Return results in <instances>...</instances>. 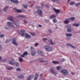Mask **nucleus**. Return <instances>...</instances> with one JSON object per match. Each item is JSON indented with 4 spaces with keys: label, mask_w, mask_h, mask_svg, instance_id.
<instances>
[{
    "label": "nucleus",
    "mask_w": 80,
    "mask_h": 80,
    "mask_svg": "<svg viewBox=\"0 0 80 80\" xmlns=\"http://www.w3.org/2000/svg\"><path fill=\"white\" fill-rule=\"evenodd\" d=\"M23 77H24V75L23 74H21L20 76L18 77V78H20L21 79V78H23Z\"/></svg>",
    "instance_id": "nucleus-21"
},
{
    "label": "nucleus",
    "mask_w": 80,
    "mask_h": 80,
    "mask_svg": "<svg viewBox=\"0 0 80 80\" xmlns=\"http://www.w3.org/2000/svg\"><path fill=\"white\" fill-rule=\"evenodd\" d=\"M30 49L31 50V53L32 56H34V55H35V48L32 47H31L30 48Z\"/></svg>",
    "instance_id": "nucleus-5"
},
{
    "label": "nucleus",
    "mask_w": 80,
    "mask_h": 80,
    "mask_svg": "<svg viewBox=\"0 0 80 80\" xmlns=\"http://www.w3.org/2000/svg\"><path fill=\"white\" fill-rule=\"evenodd\" d=\"M28 2L29 3H31V2Z\"/></svg>",
    "instance_id": "nucleus-63"
},
{
    "label": "nucleus",
    "mask_w": 80,
    "mask_h": 80,
    "mask_svg": "<svg viewBox=\"0 0 80 80\" xmlns=\"http://www.w3.org/2000/svg\"><path fill=\"white\" fill-rule=\"evenodd\" d=\"M32 35V36H34V35H35V33H33V32H30V33Z\"/></svg>",
    "instance_id": "nucleus-40"
},
{
    "label": "nucleus",
    "mask_w": 80,
    "mask_h": 80,
    "mask_svg": "<svg viewBox=\"0 0 80 80\" xmlns=\"http://www.w3.org/2000/svg\"><path fill=\"white\" fill-rule=\"evenodd\" d=\"M8 8V6H5V8L3 9V10L4 12H7V8Z\"/></svg>",
    "instance_id": "nucleus-20"
},
{
    "label": "nucleus",
    "mask_w": 80,
    "mask_h": 80,
    "mask_svg": "<svg viewBox=\"0 0 80 80\" xmlns=\"http://www.w3.org/2000/svg\"><path fill=\"white\" fill-rule=\"evenodd\" d=\"M55 18V15H52L49 17L50 19H52V18Z\"/></svg>",
    "instance_id": "nucleus-24"
},
{
    "label": "nucleus",
    "mask_w": 80,
    "mask_h": 80,
    "mask_svg": "<svg viewBox=\"0 0 80 80\" xmlns=\"http://www.w3.org/2000/svg\"><path fill=\"white\" fill-rule=\"evenodd\" d=\"M43 12V11H42L40 9H38V12L39 15L40 16V17H43L42 13Z\"/></svg>",
    "instance_id": "nucleus-8"
},
{
    "label": "nucleus",
    "mask_w": 80,
    "mask_h": 80,
    "mask_svg": "<svg viewBox=\"0 0 80 80\" xmlns=\"http://www.w3.org/2000/svg\"><path fill=\"white\" fill-rule=\"evenodd\" d=\"M66 36L67 37H71V36H72V34L67 33L66 34Z\"/></svg>",
    "instance_id": "nucleus-19"
},
{
    "label": "nucleus",
    "mask_w": 80,
    "mask_h": 80,
    "mask_svg": "<svg viewBox=\"0 0 80 80\" xmlns=\"http://www.w3.org/2000/svg\"><path fill=\"white\" fill-rule=\"evenodd\" d=\"M75 4V2H70V5H73Z\"/></svg>",
    "instance_id": "nucleus-32"
},
{
    "label": "nucleus",
    "mask_w": 80,
    "mask_h": 80,
    "mask_svg": "<svg viewBox=\"0 0 80 80\" xmlns=\"http://www.w3.org/2000/svg\"><path fill=\"white\" fill-rule=\"evenodd\" d=\"M70 0H68V2H70Z\"/></svg>",
    "instance_id": "nucleus-60"
},
{
    "label": "nucleus",
    "mask_w": 80,
    "mask_h": 80,
    "mask_svg": "<svg viewBox=\"0 0 80 80\" xmlns=\"http://www.w3.org/2000/svg\"><path fill=\"white\" fill-rule=\"evenodd\" d=\"M2 48V45H0V49Z\"/></svg>",
    "instance_id": "nucleus-56"
},
{
    "label": "nucleus",
    "mask_w": 80,
    "mask_h": 80,
    "mask_svg": "<svg viewBox=\"0 0 80 80\" xmlns=\"http://www.w3.org/2000/svg\"><path fill=\"white\" fill-rule=\"evenodd\" d=\"M43 59L42 58H39L38 59V61L40 62H47V61H43Z\"/></svg>",
    "instance_id": "nucleus-11"
},
{
    "label": "nucleus",
    "mask_w": 80,
    "mask_h": 80,
    "mask_svg": "<svg viewBox=\"0 0 80 80\" xmlns=\"http://www.w3.org/2000/svg\"><path fill=\"white\" fill-rule=\"evenodd\" d=\"M3 37V34H1L0 35V38H2Z\"/></svg>",
    "instance_id": "nucleus-48"
},
{
    "label": "nucleus",
    "mask_w": 80,
    "mask_h": 80,
    "mask_svg": "<svg viewBox=\"0 0 80 80\" xmlns=\"http://www.w3.org/2000/svg\"><path fill=\"white\" fill-rule=\"evenodd\" d=\"M70 22V21H69L68 19H67L64 22V23L65 24H67V23H68Z\"/></svg>",
    "instance_id": "nucleus-17"
},
{
    "label": "nucleus",
    "mask_w": 80,
    "mask_h": 80,
    "mask_svg": "<svg viewBox=\"0 0 80 80\" xmlns=\"http://www.w3.org/2000/svg\"><path fill=\"white\" fill-rule=\"evenodd\" d=\"M2 57L1 56H0V60H1L2 61Z\"/></svg>",
    "instance_id": "nucleus-57"
},
{
    "label": "nucleus",
    "mask_w": 80,
    "mask_h": 80,
    "mask_svg": "<svg viewBox=\"0 0 80 80\" xmlns=\"http://www.w3.org/2000/svg\"><path fill=\"white\" fill-rule=\"evenodd\" d=\"M24 23H27V21H26L25 20H24Z\"/></svg>",
    "instance_id": "nucleus-50"
},
{
    "label": "nucleus",
    "mask_w": 80,
    "mask_h": 80,
    "mask_svg": "<svg viewBox=\"0 0 80 80\" xmlns=\"http://www.w3.org/2000/svg\"><path fill=\"white\" fill-rule=\"evenodd\" d=\"M38 27H42V25H38Z\"/></svg>",
    "instance_id": "nucleus-54"
},
{
    "label": "nucleus",
    "mask_w": 80,
    "mask_h": 80,
    "mask_svg": "<svg viewBox=\"0 0 80 80\" xmlns=\"http://www.w3.org/2000/svg\"><path fill=\"white\" fill-rule=\"evenodd\" d=\"M67 27L68 28L67 30L68 32H73V29H71L72 28L71 27V25H68L67 26Z\"/></svg>",
    "instance_id": "nucleus-7"
},
{
    "label": "nucleus",
    "mask_w": 80,
    "mask_h": 80,
    "mask_svg": "<svg viewBox=\"0 0 80 80\" xmlns=\"http://www.w3.org/2000/svg\"><path fill=\"white\" fill-rule=\"evenodd\" d=\"M71 73L72 74V75H74V73H73V72H71Z\"/></svg>",
    "instance_id": "nucleus-58"
},
{
    "label": "nucleus",
    "mask_w": 80,
    "mask_h": 80,
    "mask_svg": "<svg viewBox=\"0 0 80 80\" xmlns=\"http://www.w3.org/2000/svg\"><path fill=\"white\" fill-rule=\"evenodd\" d=\"M52 63H54V64H58V62L56 61H52Z\"/></svg>",
    "instance_id": "nucleus-31"
},
{
    "label": "nucleus",
    "mask_w": 80,
    "mask_h": 80,
    "mask_svg": "<svg viewBox=\"0 0 80 80\" xmlns=\"http://www.w3.org/2000/svg\"><path fill=\"white\" fill-rule=\"evenodd\" d=\"M67 45H68V46H70V47H72V48H75V47L74 46H72V45L69 43L67 44Z\"/></svg>",
    "instance_id": "nucleus-29"
},
{
    "label": "nucleus",
    "mask_w": 80,
    "mask_h": 80,
    "mask_svg": "<svg viewBox=\"0 0 80 80\" xmlns=\"http://www.w3.org/2000/svg\"><path fill=\"white\" fill-rule=\"evenodd\" d=\"M76 6H77V7H78L79 6H80V2H78V3L75 4Z\"/></svg>",
    "instance_id": "nucleus-38"
},
{
    "label": "nucleus",
    "mask_w": 80,
    "mask_h": 80,
    "mask_svg": "<svg viewBox=\"0 0 80 80\" xmlns=\"http://www.w3.org/2000/svg\"><path fill=\"white\" fill-rule=\"evenodd\" d=\"M12 24H13V23L12 22H7V25H9L10 26H11L12 27V28H15V26L12 25Z\"/></svg>",
    "instance_id": "nucleus-10"
},
{
    "label": "nucleus",
    "mask_w": 80,
    "mask_h": 80,
    "mask_svg": "<svg viewBox=\"0 0 80 80\" xmlns=\"http://www.w3.org/2000/svg\"><path fill=\"white\" fill-rule=\"evenodd\" d=\"M11 2H13L14 3H17L18 1L17 0H11Z\"/></svg>",
    "instance_id": "nucleus-18"
},
{
    "label": "nucleus",
    "mask_w": 80,
    "mask_h": 80,
    "mask_svg": "<svg viewBox=\"0 0 80 80\" xmlns=\"http://www.w3.org/2000/svg\"><path fill=\"white\" fill-rule=\"evenodd\" d=\"M43 40L45 42H48V40L47 38H44L43 39Z\"/></svg>",
    "instance_id": "nucleus-30"
},
{
    "label": "nucleus",
    "mask_w": 80,
    "mask_h": 80,
    "mask_svg": "<svg viewBox=\"0 0 80 80\" xmlns=\"http://www.w3.org/2000/svg\"><path fill=\"white\" fill-rule=\"evenodd\" d=\"M60 68H62V67L61 66H58L56 68V69H57L58 70H60Z\"/></svg>",
    "instance_id": "nucleus-34"
},
{
    "label": "nucleus",
    "mask_w": 80,
    "mask_h": 80,
    "mask_svg": "<svg viewBox=\"0 0 80 80\" xmlns=\"http://www.w3.org/2000/svg\"><path fill=\"white\" fill-rule=\"evenodd\" d=\"M8 64H9V65H15L17 67L19 66V63L18 62H13L15 61L13 58H8Z\"/></svg>",
    "instance_id": "nucleus-1"
},
{
    "label": "nucleus",
    "mask_w": 80,
    "mask_h": 80,
    "mask_svg": "<svg viewBox=\"0 0 80 80\" xmlns=\"http://www.w3.org/2000/svg\"><path fill=\"white\" fill-rule=\"evenodd\" d=\"M38 75L37 74H36V75L35 76V78L34 80H37V78H38Z\"/></svg>",
    "instance_id": "nucleus-26"
},
{
    "label": "nucleus",
    "mask_w": 80,
    "mask_h": 80,
    "mask_svg": "<svg viewBox=\"0 0 80 80\" xmlns=\"http://www.w3.org/2000/svg\"><path fill=\"white\" fill-rule=\"evenodd\" d=\"M8 19L11 22H13V21H14V20H13V17L12 16L9 17L8 18Z\"/></svg>",
    "instance_id": "nucleus-12"
},
{
    "label": "nucleus",
    "mask_w": 80,
    "mask_h": 80,
    "mask_svg": "<svg viewBox=\"0 0 80 80\" xmlns=\"http://www.w3.org/2000/svg\"><path fill=\"white\" fill-rule=\"evenodd\" d=\"M21 36L22 37H24L25 36V38H27V39H30V38H31L32 37L30 35L24 32L21 34Z\"/></svg>",
    "instance_id": "nucleus-4"
},
{
    "label": "nucleus",
    "mask_w": 80,
    "mask_h": 80,
    "mask_svg": "<svg viewBox=\"0 0 80 80\" xmlns=\"http://www.w3.org/2000/svg\"><path fill=\"white\" fill-rule=\"evenodd\" d=\"M50 6L49 5H48V4H46V7L47 8H50Z\"/></svg>",
    "instance_id": "nucleus-41"
},
{
    "label": "nucleus",
    "mask_w": 80,
    "mask_h": 80,
    "mask_svg": "<svg viewBox=\"0 0 80 80\" xmlns=\"http://www.w3.org/2000/svg\"><path fill=\"white\" fill-rule=\"evenodd\" d=\"M41 5H42V6H43V4H41Z\"/></svg>",
    "instance_id": "nucleus-62"
},
{
    "label": "nucleus",
    "mask_w": 80,
    "mask_h": 80,
    "mask_svg": "<svg viewBox=\"0 0 80 80\" xmlns=\"http://www.w3.org/2000/svg\"><path fill=\"white\" fill-rule=\"evenodd\" d=\"M53 10L56 13H59L60 12V10L59 9H57L55 8H53Z\"/></svg>",
    "instance_id": "nucleus-14"
},
{
    "label": "nucleus",
    "mask_w": 80,
    "mask_h": 80,
    "mask_svg": "<svg viewBox=\"0 0 80 80\" xmlns=\"http://www.w3.org/2000/svg\"><path fill=\"white\" fill-rule=\"evenodd\" d=\"M17 17L18 18V17H21V18H26V16L23 15H18V16H17Z\"/></svg>",
    "instance_id": "nucleus-15"
},
{
    "label": "nucleus",
    "mask_w": 80,
    "mask_h": 80,
    "mask_svg": "<svg viewBox=\"0 0 80 80\" xmlns=\"http://www.w3.org/2000/svg\"><path fill=\"white\" fill-rule=\"evenodd\" d=\"M60 72H61V73H62L63 75L64 76H66L67 75H68L69 73L68 70L65 69L61 70V71H60Z\"/></svg>",
    "instance_id": "nucleus-2"
},
{
    "label": "nucleus",
    "mask_w": 80,
    "mask_h": 80,
    "mask_svg": "<svg viewBox=\"0 0 80 80\" xmlns=\"http://www.w3.org/2000/svg\"><path fill=\"white\" fill-rule=\"evenodd\" d=\"M65 60V59L62 58L61 59V62H64Z\"/></svg>",
    "instance_id": "nucleus-44"
},
{
    "label": "nucleus",
    "mask_w": 80,
    "mask_h": 80,
    "mask_svg": "<svg viewBox=\"0 0 80 80\" xmlns=\"http://www.w3.org/2000/svg\"><path fill=\"white\" fill-rule=\"evenodd\" d=\"M40 75V76H42V74H41Z\"/></svg>",
    "instance_id": "nucleus-64"
},
{
    "label": "nucleus",
    "mask_w": 80,
    "mask_h": 80,
    "mask_svg": "<svg viewBox=\"0 0 80 80\" xmlns=\"http://www.w3.org/2000/svg\"><path fill=\"white\" fill-rule=\"evenodd\" d=\"M52 2H55V0H52Z\"/></svg>",
    "instance_id": "nucleus-59"
},
{
    "label": "nucleus",
    "mask_w": 80,
    "mask_h": 80,
    "mask_svg": "<svg viewBox=\"0 0 80 80\" xmlns=\"http://www.w3.org/2000/svg\"><path fill=\"white\" fill-rule=\"evenodd\" d=\"M50 43L51 45H53V44H55V42H53L52 41V40H50Z\"/></svg>",
    "instance_id": "nucleus-33"
},
{
    "label": "nucleus",
    "mask_w": 80,
    "mask_h": 80,
    "mask_svg": "<svg viewBox=\"0 0 80 80\" xmlns=\"http://www.w3.org/2000/svg\"><path fill=\"white\" fill-rule=\"evenodd\" d=\"M14 10L16 12H17V10H18V9H17V8H14Z\"/></svg>",
    "instance_id": "nucleus-53"
},
{
    "label": "nucleus",
    "mask_w": 80,
    "mask_h": 80,
    "mask_svg": "<svg viewBox=\"0 0 80 80\" xmlns=\"http://www.w3.org/2000/svg\"><path fill=\"white\" fill-rule=\"evenodd\" d=\"M79 24L77 23H74L72 24V26L74 27H78L79 26Z\"/></svg>",
    "instance_id": "nucleus-25"
},
{
    "label": "nucleus",
    "mask_w": 80,
    "mask_h": 80,
    "mask_svg": "<svg viewBox=\"0 0 80 80\" xmlns=\"http://www.w3.org/2000/svg\"><path fill=\"white\" fill-rule=\"evenodd\" d=\"M38 53L40 54V56L42 57H45V56L43 54V52L42 51L40 50H39L38 51Z\"/></svg>",
    "instance_id": "nucleus-9"
},
{
    "label": "nucleus",
    "mask_w": 80,
    "mask_h": 80,
    "mask_svg": "<svg viewBox=\"0 0 80 80\" xmlns=\"http://www.w3.org/2000/svg\"><path fill=\"white\" fill-rule=\"evenodd\" d=\"M5 28L7 30H9V28L8 27H5Z\"/></svg>",
    "instance_id": "nucleus-51"
},
{
    "label": "nucleus",
    "mask_w": 80,
    "mask_h": 80,
    "mask_svg": "<svg viewBox=\"0 0 80 80\" xmlns=\"http://www.w3.org/2000/svg\"><path fill=\"white\" fill-rule=\"evenodd\" d=\"M44 49H45L46 51H47L48 52H51L52 51L53 48L49 45H46L44 47Z\"/></svg>",
    "instance_id": "nucleus-3"
},
{
    "label": "nucleus",
    "mask_w": 80,
    "mask_h": 80,
    "mask_svg": "<svg viewBox=\"0 0 80 80\" xmlns=\"http://www.w3.org/2000/svg\"><path fill=\"white\" fill-rule=\"evenodd\" d=\"M16 71H18L20 72L21 71V68H18L16 69Z\"/></svg>",
    "instance_id": "nucleus-35"
},
{
    "label": "nucleus",
    "mask_w": 80,
    "mask_h": 80,
    "mask_svg": "<svg viewBox=\"0 0 80 80\" xmlns=\"http://www.w3.org/2000/svg\"><path fill=\"white\" fill-rule=\"evenodd\" d=\"M12 43L15 45H18L17 43H16V41H15V39H12Z\"/></svg>",
    "instance_id": "nucleus-16"
},
{
    "label": "nucleus",
    "mask_w": 80,
    "mask_h": 80,
    "mask_svg": "<svg viewBox=\"0 0 80 80\" xmlns=\"http://www.w3.org/2000/svg\"><path fill=\"white\" fill-rule=\"evenodd\" d=\"M56 2H58H58H59V0H55Z\"/></svg>",
    "instance_id": "nucleus-55"
},
{
    "label": "nucleus",
    "mask_w": 80,
    "mask_h": 80,
    "mask_svg": "<svg viewBox=\"0 0 80 80\" xmlns=\"http://www.w3.org/2000/svg\"><path fill=\"white\" fill-rule=\"evenodd\" d=\"M27 54H28V52H25L23 53V55H24V56L27 55Z\"/></svg>",
    "instance_id": "nucleus-36"
},
{
    "label": "nucleus",
    "mask_w": 80,
    "mask_h": 80,
    "mask_svg": "<svg viewBox=\"0 0 80 80\" xmlns=\"http://www.w3.org/2000/svg\"><path fill=\"white\" fill-rule=\"evenodd\" d=\"M69 21L71 20V21H73L74 20V19H75V17H72L70 18H68Z\"/></svg>",
    "instance_id": "nucleus-23"
},
{
    "label": "nucleus",
    "mask_w": 80,
    "mask_h": 80,
    "mask_svg": "<svg viewBox=\"0 0 80 80\" xmlns=\"http://www.w3.org/2000/svg\"><path fill=\"white\" fill-rule=\"evenodd\" d=\"M70 39V38H67V40H68V39Z\"/></svg>",
    "instance_id": "nucleus-61"
},
{
    "label": "nucleus",
    "mask_w": 80,
    "mask_h": 80,
    "mask_svg": "<svg viewBox=\"0 0 80 80\" xmlns=\"http://www.w3.org/2000/svg\"><path fill=\"white\" fill-rule=\"evenodd\" d=\"M17 12H22V10L20 9H18L17 11Z\"/></svg>",
    "instance_id": "nucleus-45"
},
{
    "label": "nucleus",
    "mask_w": 80,
    "mask_h": 80,
    "mask_svg": "<svg viewBox=\"0 0 80 80\" xmlns=\"http://www.w3.org/2000/svg\"><path fill=\"white\" fill-rule=\"evenodd\" d=\"M21 57H24L25 56H24V54H21Z\"/></svg>",
    "instance_id": "nucleus-49"
},
{
    "label": "nucleus",
    "mask_w": 80,
    "mask_h": 80,
    "mask_svg": "<svg viewBox=\"0 0 80 80\" xmlns=\"http://www.w3.org/2000/svg\"><path fill=\"white\" fill-rule=\"evenodd\" d=\"M19 60L20 62H23V59L21 57H19Z\"/></svg>",
    "instance_id": "nucleus-27"
},
{
    "label": "nucleus",
    "mask_w": 80,
    "mask_h": 80,
    "mask_svg": "<svg viewBox=\"0 0 80 80\" xmlns=\"http://www.w3.org/2000/svg\"><path fill=\"white\" fill-rule=\"evenodd\" d=\"M1 62H7V59H5L3 60H1Z\"/></svg>",
    "instance_id": "nucleus-42"
},
{
    "label": "nucleus",
    "mask_w": 80,
    "mask_h": 80,
    "mask_svg": "<svg viewBox=\"0 0 80 80\" xmlns=\"http://www.w3.org/2000/svg\"><path fill=\"white\" fill-rule=\"evenodd\" d=\"M6 69L8 70H11L13 69V68L11 66H8L6 67Z\"/></svg>",
    "instance_id": "nucleus-13"
},
{
    "label": "nucleus",
    "mask_w": 80,
    "mask_h": 80,
    "mask_svg": "<svg viewBox=\"0 0 80 80\" xmlns=\"http://www.w3.org/2000/svg\"><path fill=\"white\" fill-rule=\"evenodd\" d=\"M22 6L24 8H26V9H27V5L25 6L23 4L22 5Z\"/></svg>",
    "instance_id": "nucleus-37"
},
{
    "label": "nucleus",
    "mask_w": 80,
    "mask_h": 80,
    "mask_svg": "<svg viewBox=\"0 0 80 80\" xmlns=\"http://www.w3.org/2000/svg\"><path fill=\"white\" fill-rule=\"evenodd\" d=\"M15 24L17 27H19V23L18 22H15Z\"/></svg>",
    "instance_id": "nucleus-28"
},
{
    "label": "nucleus",
    "mask_w": 80,
    "mask_h": 80,
    "mask_svg": "<svg viewBox=\"0 0 80 80\" xmlns=\"http://www.w3.org/2000/svg\"><path fill=\"white\" fill-rule=\"evenodd\" d=\"M53 22H54V23H56V22H57V20L56 19H54L53 20Z\"/></svg>",
    "instance_id": "nucleus-39"
},
{
    "label": "nucleus",
    "mask_w": 80,
    "mask_h": 80,
    "mask_svg": "<svg viewBox=\"0 0 80 80\" xmlns=\"http://www.w3.org/2000/svg\"><path fill=\"white\" fill-rule=\"evenodd\" d=\"M25 32V31L24 30H21V33H23V32Z\"/></svg>",
    "instance_id": "nucleus-52"
},
{
    "label": "nucleus",
    "mask_w": 80,
    "mask_h": 80,
    "mask_svg": "<svg viewBox=\"0 0 80 80\" xmlns=\"http://www.w3.org/2000/svg\"><path fill=\"white\" fill-rule=\"evenodd\" d=\"M9 40H7L6 41H5V43H8V42H9Z\"/></svg>",
    "instance_id": "nucleus-46"
},
{
    "label": "nucleus",
    "mask_w": 80,
    "mask_h": 80,
    "mask_svg": "<svg viewBox=\"0 0 80 80\" xmlns=\"http://www.w3.org/2000/svg\"><path fill=\"white\" fill-rule=\"evenodd\" d=\"M38 45V43H36L35 44V47H37Z\"/></svg>",
    "instance_id": "nucleus-47"
},
{
    "label": "nucleus",
    "mask_w": 80,
    "mask_h": 80,
    "mask_svg": "<svg viewBox=\"0 0 80 80\" xmlns=\"http://www.w3.org/2000/svg\"><path fill=\"white\" fill-rule=\"evenodd\" d=\"M32 77H33V75H30L29 76V77L28 78L27 80H31V78H32Z\"/></svg>",
    "instance_id": "nucleus-22"
},
{
    "label": "nucleus",
    "mask_w": 80,
    "mask_h": 80,
    "mask_svg": "<svg viewBox=\"0 0 80 80\" xmlns=\"http://www.w3.org/2000/svg\"><path fill=\"white\" fill-rule=\"evenodd\" d=\"M48 31L49 33H52V30L50 29H48Z\"/></svg>",
    "instance_id": "nucleus-43"
},
{
    "label": "nucleus",
    "mask_w": 80,
    "mask_h": 80,
    "mask_svg": "<svg viewBox=\"0 0 80 80\" xmlns=\"http://www.w3.org/2000/svg\"><path fill=\"white\" fill-rule=\"evenodd\" d=\"M55 69V68L54 67H52L50 69V72L51 73L54 75H56L57 74V73L55 72V70L54 69Z\"/></svg>",
    "instance_id": "nucleus-6"
}]
</instances>
